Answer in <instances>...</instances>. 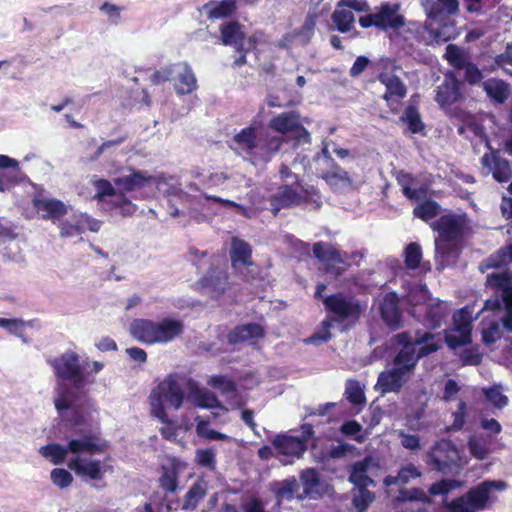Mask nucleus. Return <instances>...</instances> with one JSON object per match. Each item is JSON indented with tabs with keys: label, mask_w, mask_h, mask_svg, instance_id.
Wrapping results in <instances>:
<instances>
[{
	"label": "nucleus",
	"mask_w": 512,
	"mask_h": 512,
	"mask_svg": "<svg viewBox=\"0 0 512 512\" xmlns=\"http://www.w3.org/2000/svg\"><path fill=\"white\" fill-rule=\"evenodd\" d=\"M460 88L461 82L453 73H446L441 84L436 87L435 101L446 113L452 114V106L464 100Z\"/></svg>",
	"instance_id": "nucleus-12"
},
{
	"label": "nucleus",
	"mask_w": 512,
	"mask_h": 512,
	"mask_svg": "<svg viewBox=\"0 0 512 512\" xmlns=\"http://www.w3.org/2000/svg\"><path fill=\"white\" fill-rule=\"evenodd\" d=\"M439 212V205L434 201H425L415 207L413 213L416 217L428 221Z\"/></svg>",
	"instance_id": "nucleus-51"
},
{
	"label": "nucleus",
	"mask_w": 512,
	"mask_h": 512,
	"mask_svg": "<svg viewBox=\"0 0 512 512\" xmlns=\"http://www.w3.org/2000/svg\"><path fill=\"white\" fill-rule=\"evenodd\" d=\"M473 312L469 307H464L453 315L454 328L445 335L447 345L456 349L471 342V330Z\"/></svg>",
	"instance_id": "nucleus-11"
},
{
	"label": "nucleus",
	"mask_w": 512,
	"mask_h": 512,
	"mask_svg": "<svg viewBox=\"0 0 512 512\" xmlns=\"http://www.w3.org/2000/svg\"><path fill=\"white\" fill-rule=\"evenodd\" d=\"M235 9V0H214L204 4L202 12L205 13L209 19H223L230 16Z\"/></svg>",
	"instance_id": "nucleus-36"
},
{
	"label": "nucleus",
	"mask_w": 512,
	"mask_h": 512,
	"mask_svg": "<svg viewBox=\"0 0 512 512\" xmlns=\"http://www.w3.org/2000/svg\"><path fill=\"white\" fill-rule=\"evenodd\" d=\"M227 274L222 268L211 269L205 277L199 281V287L203 294L217 298L227 289Z\"/></svg>",
	"instance_id": "nucleus-26"
},
{
	"label": "nucleus",
	"mask_w": 512,
	"mask_h": 512,
	"mask_svg": "<svg viewBox=\"0 0 512 512\" xmlns=\"http://www.w3.org/2000/svg\"><path fill=\"white\" fill-rule=\"evenodd\" d=\"M486 282L500 292L501 299L498 296L488 299L483 310H498L503 303L505 315L501 319L502 325L507 331L512 332V274L491 273L487 275Z\"/></svg>",
	"instance_id": "nucleus-6"
},
{
	"label": "nucleus",
	"mask_w": 512,
	"mask_h": 512,
	"mask_svg": "<svg viewBox=\"0 0 512 512\" xmlns=\"http://www.w3.org/2000/svg\"><path fill=\"white\" fill-rule=\"evenodd\" d=\"M204 197L207 200H212V201L221 203L222 205H224L226 207H235L237 209V213H239L240 215H242L246 218H252L256 214L254 210H249V209L243 207L242 205L237 204L236 202L228 200V199H223L221 197L212 196V195H208V194H205Z\"/></svg>",
	"instance_id": "nucleus-58"
},
{
	"label": "nucleus",
	"mask_w": 512,
	"mask_h": 512,
	"mask_svg": "<svg viewBox=\"0 0 512 512\" xmlns=\"http://www.w3.org/2000/svg\"><path fill=\"white\" fill-rule=\"evenodd\" d=\"M506 484L503 481H484L471 489L467 496L460 497L451 503V512H477L482 510L493 489L504 490Z\"/></svg>",
	"instance_id": "nucleus-8"
},
{
	"label": "nucleus",
	"mask_w": 512,
	"mask_h": 512,
	"mask_svg": "<svg viewBox=\"0 0 512 512\" xmlns=\"http://www.w3.org/2000/svg\"><path fill=\"white\" fill-rule=\"evenodd\" d=\"M187 400L194 406L202 409L219 408L224 412L227 411L212 391L207 388L200 387L195 382L190 381L188 383Z\"/></svg>",
	"instance_id": "nucleus-25"
},
{
	"label": "nucleus",
	"mask_w": 512,
	"mask_h": 512,
	"mask_svg": "<svg viewBox=\"0 0 512 512\" xmlns=\"http://www.w3.org/2000/svg\"><path fill=\"white\" fill-rule=\"evenodd\" d=\"M52 366L58 378L70 381L76 390H81L95 382L92 374L99 373L104 363L81 359L74 351H66L53 360Z\"/></svg>",
	"instance_id": "nucleus-2"
},
{
	"label": "nucleus",
	"mask_w": 512,
	"mask_h": 512,
	"mask_svg": "<svg viewBox=\"0 0 512 512\" xmlns=\"http://www.w3.org/2000/svg\"><path fill=\"white\" fill-rule=\"evenodd\" d=\"M264 334L263 328L255 323H248L237 326L228 334V341L231 344L243 343L248 340L261 338Z\"/></svg>",
	"instance_id": "nucleus-35"
},
{
	"label": "nucleus",
	"mask_w": 512,
	"mask_h": 512,
	"mask_svg": "<svg viewBox=\"0 0 512 512\" xmlns=\"http://www.w3.org/2000/svg\"><path fill=\"white\" fill-rule=\"evenodd\" d=\"M332 21L336 25L337 29L342 32L346 33L349 32L355 22L354 14L349 9H343L341 7L336 8V10L332 13Z\"/></svg>",
	"instance_id": "nucleus-41"
},
{
	"label": "nucleus",
	"mask_w": 512,
	"mask_h": 512,
	"mask_svg": "<svg viewBox=\"0 0 512 512\" xmlns=\"http://www.w3.org/2000/svg\"><path fill=\"white\" fill-rule=\"evenodd\" d=\"M303 200L304 195L300 185L282 184L270 197L271 211L276 215L281 209L295 207Z\"/></svg>",
	"instance_id": "nucleus-18"
},
{
	"label": "nucleus",
	"mask_w": 512,
	"mask_h": 512,
	"mask_svg": "<svg viewBox=\"0 0 512 512\" xmlns=\"http://www.w3.org/2000/svg\"><path fill=\"white\" fill-rule=\"evenodd\" d=\"M168 180H173L172 177L166 178L163 176H152L146 171H133L129 175H124L114 179L115 186L122 192H133L140 189L156 186L157 189L161 190L164 184H167Z\"/></svg>",
	"instance_id": "nucleus-13"
},
{
	"label": "nucleus",
	"mask_w": 512,
	"mask_h": 512,
	"mask_svg": "<svg viewBox=\"0 0 512 512\" xmlns=\"http://www.w3.org/2000/svg\"><path fill=\"white\" fill-rule=\"evenodd\" d=\"M483 393L487 400L497 408H503L508 404V398L502 393L500 386L483 389Z\"/></svg>",
	"instance_id": "nucleus-56"
},
{
	"label": "nucleus",
	"mask_w": 512,
	"mask_h": 512,
	"mask_svg": "<svg viewBox=\"0 0 512 512\" xmlns=\"http://www.w3.org/2000/svg\"><path fill=\"white\" fill-rule=\"evenodd\" d=\"M345 395L349 402L353 404H363L365 402L364 392L359 382L355 380H349L346 383Z\"/></svg>",
	"instance_id": "nucleus-52"
},
{
	"label": "nucleus",
	"mask_w": 512,
	"mask_h": 512,
	"mask_svg": "<svg viewBox=\"0 0 512 512\" xmlns=\"http://www.w3.org/2000/svg\"><path fill=\"white\" fill-rule=\"evenodd\" d=\"M502 336L500 324L496 321H493L489 324V326L483 329L482 339L483 342L487 345L495 343Z\"/></svg>",
	"instance_id": "nucleus-63"
},
{
	"label": "nucleus",
	"mask_w": 512,
	"mask_h": 512,
	"mask_svg": "<svg viewBox=\"0 0 512 512\" xmlns=\"http://www.w3.org/2000/svg\"><path fill=\"white\" fill-rule=\"evenodd\" d=\"M207 491L206 483L197 481L188 490L182 505L183 510H194L198 503L205 497Z\"/></svg>",
	"instance_id": "nucleus-40"
},
{
	"label": "nucleus",
	"mask_w": 512,
	"mask_h": 512,
	"mask_svg": "<svg viewBox=\"0 0 512 512\" xmlns=\"http://www.w3.org/2000/svg\"><path fill=\"white\" fill-rule=\"evenodd\" d=\"M371 464L372 459L365 458L353 465L349 480L356 486L355 488L367 487L373 484V480L367 475Z\"/></svg>",
	"instance_id": "nucleus-38"
},
{
	"label": "nucleus",
	"mask_w": 512,
	"mask_h": 512,
	"mask_svg": "<svg viewBox=\"0 0 512 512\" xmlns=\"http://www.w3.org/2000/svg\"><path fill=\"white\" fill-rule=\"evenodd\" d=\"M483 173L492 174L498 182H508L512 178V164L497 152L485 153L481 157Z\"/></svg>",
	"instance_id": "nucleus-20"
},
{
	"label": "nucleus",
	"mask_w": 512,
	"mask_h": 512,
	"mask_svg": "<svg viewBox=\"0 0 512 512\" xmlns=\"http://www.w3.org/2000/svg\"><path fill=\"white\" fill-rule=\"evenodd\" d=\"M130 333L140 342L155 344V321L135 319L130 324Z\"/></svg>",
	"instance_id": "nucleus-33"
},
{
	"label": "nucleus",
	"mask_w": 512,
	"mask_h": 512,
	"mask_svg": "<svg viewBox=\"0 0 512 512\" xmlns=\"http://www.w3.org/2000/svg\"><path fill=\"white\" fill-rule=\"evenodd\" d=\"M251 254V246L246 241L237 237L232 238L230 258L232 266L236 270H240L252 264Z\"/></svg>",
	"instance_id": "nucleus-32"
},
{
	"label": "nucleus",
	"mask_w": 512,
	"mask_h": 512,
	"mask_svg": "<svg viewBox=\"0 0 512 512\" xmlns=\"http://www.w3.org/2000/svg\"><path fill=\"white\" fill-rule=\"evenodd\" d=\"M269 127L282 134L296 131L299 133V138H304V142H310L309 132L300 125L299 116L295 112H284L273 117L269 122Z\"/></svg>",
	"instance_id": "nucleus-23"
},
{
	"label": "nucleus",
	"mask_w": 512,
	"mask_h": 512,
	"mask_svg": "<svg viewBox=\"0 0 512 512\" xmlns=\"http://www.w3.org/2000/svg\"><path fill=\"white\" fill-rule=\"evenodd\" d=\"M100 11L107 17L108 22L117 25L121 20L122 7L110 2H105L100 6Z\"/></svg>",
	"instance_id": "nucleus-57"
},
{
	"label": "nucleus",
	"mask_w": 512,
	"mask_h": 512,
	"mask_svg": "<svg viewBox=\"0 0 512 512\" xmlns=\"http://www.w3.org/2000/svg\"><path fill=\"white\" fill-rule=\"evenodd\" d=\"M359 23L363 28L375 26L381 30L392 29L399 32L404 29L405 18L400 13V5L397 3H384L373 13L360 17Z\"/></svg>",
	"instance_id": "nucleus-7"
},
{
	"label": "nucleus",
	"mask_w": 512,
	"mask_h": 512,
	"mask_svg": "<svg viewBox=\"0 0 512 512\" xmlns=\"http://www.w3.org/2000/svg\"><path fill=\"white\" fill-rule=\"evenodd\" d=\"M379 82L386 91L383 98L388 102L398 103L407 94V88L403 81L393 71H384L378 75Z\"/></svg>",
	"instance_id": "nucleus-27"
},
{
	"label": "nucleus",
	"mask_w": 512,
	"mask_h": 512,
	"mask_svg": "<svg viewBox=\"0 0 512 512\" xmlns=\"http://www.w3.org/2000/svg\"><path fill=\"white\" fill-rule=\"evenodd\" d=\"M300 486L296 478H288L277 484V497L281 500H291L294 497L302 498L298 495Z\"/></svg>",
	"instance_id": "nucleus-43"
},
{
	"label": "nucleus",
	"mask_w": 512,
	"mask_h": 512,
	"mask_svg": "<svg viewBox=\"0 0 512 512\" xmlns=\"http://www.w3.org/2000/svg\"><path fill=\"white\" fill-rule=\"evenodd\" d=\"M393 341L400 346L399 351L393 358V366L412 377L416 365L421 358L416 353L413 343H410V333H398L393 337Z\"/></svg>",
	"instance_id": "nucleus-14"
},
{
	"label": "nucleus",
	"mask_w": 512,
	"mask_h": 512,
	"mask_svg": "<svg viewBox=\"0 0 512 512\" xmlns=\"http://www.w3.org/2000/svg\"><path fill=\"white\" fill-rule=\"evenodd\" d=\"M314 256L325 266L328 274L337 277L344 272V268L338 264H346V259L331 244L317 242L313 245Z\"/></svg>",
	"instance_id": "nucleus-17"
},
{
	"label": "nucleus",
	"mask_w": 512,
	"mask_h": 512,
	"mask_svg": "<svg viewBox=\"0 0 512 512\" xmlns=\"http://www.w3.org/2000/svg\"><path fill=\"white\" fill-rule=\"evenodd\" d=\"M35 324V320L25 321L21 318L8 319L0 317V327L6 329L8 333L17 337H22V332L27 327H34Z\"/></svg>",
	"instance_id": "nucleus-44"
},
{
	"label": "nucleus",
	"mask_w": 512,
	"mask_h": 512,
	"mask_svg": "<svg viewBox=\"0 0 512 512\" xmlns=\"http://www.w3.org/2000/svg\"><path fill=\"white\" fill-rule=\"evenodd\" d=\"M487 96L497 103H504L511 95V87L501 79L490 78L481 83Z\"/></svg>",
	"instance_id": "nucleus-34"
},
{
	"label": "nucleus",
	"mask_w": 512,
	"mask_h": 512,
	"mask_svg": "<svg viewBox=\"0 0 512 512\" xmlns=\"http://www.w3.org/2000/svg\"><path fill=\"white\" fill-rule=\"evenodd\" d=\"M439 236L444 240L454 239L460 232V225L454 219H442L438 226Z\"/></svg>",
	"instance_id": "nucleus-50"
},
{
	"label": "nucleus",
	"mask_w": 512,
	"mask_h": 512,
	"mask_svg": "<svg viewBox=\"0 0 512 512\" xmlns=\"http://www.w3.org/2000/svg\"><path fill=\"white\" fill-rule=\"evenodd\" d=\"M282 140L280 137H270L268 134L262 132L261 134V148L262 153H259L257 160L268 161L273 154H275L281 146Z\"/></svg>",
	"instance_id": "nucleus-45"
},
{
	"label": "nucleus",
	"mask_w": 512,
	"mask_h": 512,
	"mask_svg": "<svg viewBox=\"0 0 512 512\" xmlns=\"http://www.w3.org/2000/svg\"><path fill=\"white\" fill-rule=\"evenodd\" d=\"M184 330L183 322L173 318H164L155 322V343H168L180 336Z\"/></svg>",
	"instance_id": "nucleus-29"
},
{
	"label": "nucleus",
	"mask_w": 512,
	"mask_h": 512,
	"mask_svg": "<svg viewBox=\"0 0 512 512\" xmlns=\"http://www.w3.org/2000/svg\"><path fill=\"white\" fill-rule=\"evenodd\" d=\"M410 378V375L392 366L379 374L375 389L379 391L381 395L398 393Z\"/></svg>",
	"instance_id": "nucleus-21"
},
{
	"label": "nucleus",
	"mask_w": 512,
	"mask_h": 512,
	"mask_svg": "<svg viewBox=\"0 0 512 512\" xmlns=\"http://www.w3.org/2000/svg\"><path fill=\"white\" fill-rule=\"evenodd\" d=\"M208 384L219 389L223 395L231 396V403L236 407L242 406L240 401L234 399L236 398V387L231 380L222 376H214L209 379Z\"/></svg>",
	"instance_id": "nucleus-42"
},
{
	"label": "nucleus",
	"mask_w": 512,
	"mask_h": 512,
	"mask_svg": "<svg viewBox=\"0 0 512 512\" xmlns=\"http://www.w3.org/2000/svg\"><path fill=\"white\" fill-rule=\"evenodd\" d=\"M155 85L172 82L177 95L183 96L198 89L197 78L187 62H177L165 66L151 75Z\"/></svg>",
	"instance_id": "nucleus-3"
},
{
	"label": "nucleus",
	"mask_w": 512,
	"mask_h": 512,
	"mask_svg": "<svg viewBox=\"0 0 512 512\" xmlns=\"http://www.w3.org/2000/svg\"><path fill=\"white\" fill-rule=\"evenodd\" d=\"M222 42L224 45L234 46L237 51L246 52L253 46L251 38L248 39V47L245 48L244 32L238 23L232 22L224 25L221 29Z\"/></svg>",
	"instance_id": "nucleus-31"
},
{
	"label": "nucleus",
	"mask_w": 512,
	"mask_h": 512,
	"mask_svg": "<svg viewBox=\"0 0 512 512\" xmlns=\"http://www.w3.org/2000/svg\"><path fill=\"white\" fill-rule=\"evenodd\" d=\"M100 227V221L82 212L73 213L68 219L61 222L59 225L60 236L66 238L80 236L86 230L98 232Z\"/></svg>",
	"instance_id": "nucleus-15"
},
{
	"label": "nucleus",
	"mask_w": 512,
	"mask_h": 512,
	"mask_svg": "<svg viewBox=\"0 0 512 512\" xmlns=\"http://www.w3.org/2000/svg\"><path fill=\"white\" fill-rule=\"evenodd\" d=\"M352 494L353 505L359 512H364L375 498L374 494L367 487L354 488Z\"/></svg>",
	"instance_id": "nucleus-47"
},
{
	"label": "nucleus",
	"mask_w": 512,
	"mask_h": 512,
	"mask_svg": "<svg viewBox=\"0 0 512 512\" xmlns=\"http://www.w3.org/2000/svg\"><path fill=\"white\" fill-rule=\"evenodd\" d=\"M412 133H419L424 129L419 112L415 107L409 106L402 117Z\"/></svg>",
	"instance_id": "nucleus-49"
},
{
	"label": "nucleus",
	"mask_w": 512,
	"mask_h": 512,
	"mask_svg": "<svg viewBox=\"0 0 512 512\" xmlns=\"http://www.w3.org/2000/svg\"><path fill=\"white\" fill-rule=\"evenodd\" d=\"M316 26V16L307 15L301 29L294 33L295 39H298L301 45H306L314 34Z\"/></svg>",
	"instance_id": "nucleus-48"
},
{
	"label": "nucleus",
	"mask_w": 512,
	"mask_h": 512,
	"mask_svg": "<svg viewBox=\"0 0 512 512\" xmlns=\"http://www.w3.org/2000/svg\"><path fill=\"white\" fill-rule=\"evenodd\" d=\"M410 343H413L419 357L423 358L437 352L442 347V338L439 334L418 329L413 335L410 333Z\"/></svg>",
	"instance_id": "nucleus-22"
},
{
	"label": "nucleus",
	"mask_w": 512,
	"mask_h": 512,
	"mask_svg": "<svg viewBox=\"0 0 512 512\" xmlns=\"http://www.w3.org/2000/svg\"><path fill=\"white\" fill-rule=\"evenodd\" d=\"M50 479L52 483L60 489L69 487L73 482L72 474L63 468L53 469L50 473Z\"/></svg>",
	"instance_id": "nucleus-53"
},
{
	"label": "nucleus",
	"mask_w": 512,
	"mask_h": 512,
	"mask_svg": "<svg viewBox=\"0 0 512 512\" xmlns=\"http://www.w3.org/2000/svg\"><path fill=\"white\" fill-rule=\"evenodd\" d=\"M331 326L332 320H324L322 322V328L307 338L305 343L318 344L320 342H327L331 338V333L329 331Z\"/></svg>",
	"instance_id": "nucleus-59"
},
{
	"label": "nucleus",
	"mask_w": 512,
	"mask_h": 512,
	"mask_svg": "<svg viewBox=\"0 0 512 512\" xmlns=\"http://www.w3.org/2000/svg\"><path fill=\"white\" fill-rule=\"evenodd\" d=\"M446 57L449 63L457 69H463L469 63L462 52L453 45H448Z\"/></svg>",
	"instance_id": "nucleus-60"
},
{
	"label": "nucleus",
	"mask_w": 512,
	"mask_h": 512,
	"mask_svg": "<svg viewBox=\"0 0 512 512\" xmlns=\"http://www.w3.org/2000/svg\"><path fill=\"white\" fill-rule=\"evenodd\" d=\"M460 456L455 445L449 440L436 442L426 453L425 462L442 473H450L459 468Z\"/></svg>",
	"instance_id": "nucleus-9"
},
{
	"label": "nucleus",
	"mask_w": 512,
	"mask_h": 512,
	"mask_svg": "<svg viewBox=\"0 0 512 512\" xmlns=\"http://www.w3.org/2000/svg\"><path fill=\"white\" fill-rule=\"evenodd\" d=\"M104 450V444L94 433L79 435L68 440L66 445L51 443L40 447L39 453L54 465H60L67 460V466L79 477L89 481L103 480L112 467L102 465L92 456Z\"/></svg>",
	"instance_id": "nucleus-1"
},
{
	"label": "nucleus",
	"mask_w": 512,
	"mask_h": 512,
	"mask_svg": "<svg viewBox=\"0 0 512 512\" xmlns=\"http://www.w3.org/2000/svg\"><path fill=\"white\" fill-rule=\"evenodd\" d=\"M93 184L96 189L94 198L98 200H103L107 196H114L116 194L114 186L108 180L98 179L93 181Z\"/></svg>",
	"instance_id": "nucleus-61"
},
{
	"label": "nucleus",
	"mask_w": 512,
	"mask_h": 512,
	"mask_svg": "<svg viewBox=\"0 0 512 512\" xmlns=\"http://www.w3.org/2000/svg\"><path fill=\"white\" fill-rule=\"evenodd\" d=\"M33 206L42 219L55 222L68 212V207L62 201L38 195L33 199Z\"/></svg>",
	"instance_id": "nucleus-24"
},
{
	"label": "nucleus",
	"mask_w": 512,
	"mask_h": 512,
	"mask_svg": "<svg viewBox=\"0 0 512 512\" xmlns=\"http://www.w3.org/2000/svg\"><path fill=\"white\" fill-rule=\"evenodd\" d=\"M196 462L203 467L208 469H214L216 460H215V451L213 449H198L196 450Z\"/></svg>",
	"instance_id": "nucleus-62"
},
{
	"label": "nucleus",
	"mask_w": 512,
	"mask_h": 512,
	"mask_svg": "<svg viewBox=\"0 0 512 512\" xmlns=\"http://www.w3.org/2000/svg\"><path fill=\"white\" fill-rule=\"evenodd\" d=\"M196 421V433L198 436L206 438L208 440H219V441H228L231 440V437L220 433L216 430L208 428V421L201 419L199 416L195 418Z\"/></svg>",
	"instance_id": "nucleus-46"
},
{
	"label": "nucleus",
	"mask_w": 512,
	"mask_h": 512,
	"mask_svg": "<svg viewBox=\"0 0 512 512\" xmlns=\"http://www.w3.org/2000/svg\"><path fill=\"white\" fill-rule=\"evenodd\" d=\"M300 480L305 487V494L319 484L318 473L315 469H306L300 475Z\"/></svg>",
	"instance_id": "nucleus-64"
},
{
	"label": "nucleus",
	"mask_w": 512,
	"mask_h": 512,
	"mask_svg": "<svg viewBox=\"0 0 512 512\" xmlns=\"http://www.w3.org/2000/svg\"><path fill=\"white\" fill-rule=\"evenodd\" d=\"M261 134L257 127H246L233 136L229 146L238 155L257 160L259 153H262Z\"/></svg>",
	"instance_id": "nucleus-10"
},
{
	"label": "nucleus",
	"mask_w": 512,
	"mask_h": 512,
	"mask_svg": "<svg viewBox=\"0 0 512 512\" xmlns=\"http://www.w3.org/2000/svg\"><path fill=\"white\" fill-rule=\"evenodd\" d=\"M321 175L334 190H344L351 185L347 172L335 163L329 166V170H322Z\"/></svg>",
	"instance_id": "nucleus-37"
},
{
	"label": "nucleus",
	"mask_w": 512,
	"mask_h": 512,
	"mask_svg": "<svg viewBox=\"0 0 512 512\" xmlns=\"http://www.w3.org/2000/svg\"><path fill=\"white\" fill-rule=\"evenodd\" d=\"M273 445L279 454V460L284 465L292 464L293 460L299 459L306 450V443L299 437L291 435H278Z\"/></svg>",
	"instance_id": "nucleus-19"
},
{
	"label": "nucleus",
	"mask_w": 512,
	"mask_h": 512,
	"mask_svg": "<svg viewBox=\"0 0 512 512\" xmlns=\"http://www.w3.org/2000/svg\"><path fill=\"white\" fill-rule=\"evenodd\" d=\"M421 5L430 20L443 21L458 11V0H421Z\"/></svg>",
	"instance_id": "nucleus-28"
},
{
	"label": "nucleus",
	"mask_w": 512,
	"mask_h": 512,
	"mask_svg": "<svg viewBox=\"0 0 512 512\" xmlns=\"http://www.w3.org/2000/svg\"><path fill=\"white\" fill-rule=\"evenodd\" d=\"M380 312L384 322L393 329L400 327L401 311L399 299L393 292L385 294L380 302Z\"/></svg>",
	"instance_id": "nucleus-30"
},
{
	"label": "nucleus",
	"mask_w": 512,
	"mask_h": 512,
	"mask_svg": "<svg viewBox=\"0 0 512 512\" xmlns=\"http://www.w3.org/2000/svg\"><path fill=\"white\" fill-rule=\"evenodd\" d=\"M323 302L326 310L334 316L332 321L357 318L360 314L359 304L353 298L342 294L328 296Z\"/></svg>",
	"instance_id": "nucleus-16"
},
{
	"label": "nucleus",
	"mask_w": 512,
	"mask_h": 512,
	"mask_svg": "<svg viewBox=\"0 0 512 512\" xmlns=\"http://www.w3.org/2000/svg\"><path fill=\"white\" fill-rule=\"evenodd\" d=\"M404 256L407 268H417L422 258L420 246L417 243H410L404 251Z\"/></svg>",
	"instance_id": "nucleus-55"
},
{
	"label": "nucleus",
	"mask_w": 512,
	"mask_h": 512,
	"mask_svg": "<svg viewBox=\"0 0 512 512\" xmlns=\"http://www.w3.org/2000/svg\"><path fill=\"white\" fill-rule=\"evenodd\" d=\"M421 476L420 470L413 464H408L401 468L397 476L388 475L384 478L383 482L386 486L392 485H406L413 479Z\"/></svg>",
	"instance_id": "nucleus-39"
},
{
	"label": "nucleus",
	"mask_w": 512,
	"mask_h": 512,
	"mask_svg": "<svg viewBox=\"0 0 512 512\" xmlns=\"http://www.w3.org/2000/svg\"><path fill=\"white\" fill-rule=\"evenodd\" d=\"M363 427L360 423L355 420H349L344 422L340 426V432L347 436L352 437L356 442L362 443L364 441V436L361 434Z\"/></svg>",
	"instance_id": "nucleus-54"
},
{
	"label": "nucleus",
	"mask_w": 512,
	"mask_h": 512,
	"mask_svg": "<svg viewBox=\"0 0 512 512\" xmlns=\"http://www.w3.org/2000/svg\"><path fill=\"white\" fill-rule=\"evenodd\" d=\"M409 303L415 307L413 315L424 313V321L431 328H438L448 314V305L431 297L426 286L415 287L408 295Z\"/></svg>",
	"instance_id": "nucleus-5"
},
{
	"label": "nucleus",
	"mask_w": 512,
	"mask_h": 512,
	"mask_svg": "<svg viewBox=\"0 0 512 512\" xmlns=\"http://www.w3.org/2000/svg\"><path fill=\"white\" fill-rule=\"evenodd\" d=\"M183 402L182 386L173 376H169L160 382L150 395L151 412L160 421L167 420L166 406L178 410Z\"/></svg>",
	"instance_id": "nucleus-4"
}]
</instances>
